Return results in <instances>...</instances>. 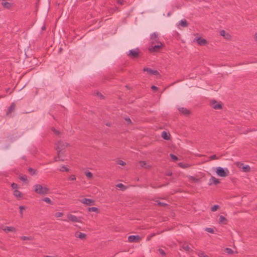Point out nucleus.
Returning a JSON list of instances; mask_svg holds the SVG:
<instances>
[{"label": "nucleus", "instance_id": "32", "mask_svg": "<svg viewBox=\"0 0 257 257\" xmlns=\"http://www.w3.org/2000/svg\"><path fill=\"white\" fill-rule=\"evenodd\" d=\"M28 171L32 175H33L36 174V170L32 168H29L28 169Z\"/></svg>", "mask_w": 257, "mask_h": 257}, {"label": "nucleus", "instance_id": "21", "mask_svg": "<svg viewBox=\"0 0 257 257\" xmlns=\"http://www.w3.org/2000/svg\"><path fill=\"white\" fill-rule=\"evenodd\" d=\"M218 222L219 223L226 224L227 222V219L223 216L220 215Z\"/></svg>", "mask_w": 257, "mask_h": 257}, {"label": "nucleus", "instance_id": "64", "mask_svg": "<svg viewBox=\"0 0 257 257\" xmlns=\"http://www.w3.org/2000/svg\"><path fill=\"white\" fill-rule=\"evenodd\" d=\"M170 13L168 14V16H170Z\"/></svg>", "mask_w": 257, "mask_h": 257}, {"label": "nucleus", "instance_id": "12", "mask_svg": "<svg viewBox=\"0 0 257 257\" xmlns=\"http://www.w3.org/2000/svg\"><path fill=\"white\" fill-rule=\"evenodd\" d=\"M81 202L82 203L88 205H93L94 203V200L88 198H84L81 201Z\"/></svg>", "mask_w": 257, "mask_h": 257}, {"label": "nucleus", "instance_id": "13", "mask_svg": "<svg viewBox=\"0 0 257 257\" xmlns=\"http://www.w3.org/2000/svg\"><path fill=\"white\" fill-rule=\"evenodd\" d=\"M178 110L180 112V113L185 115H188L190 114V111L184 107H179Z\"/></svg>", "mask_w": 257, "mask_h": 257}, {"label": "nucleus", "instance_id": "7", "mask_svg": "<svg viewBox=\"0 0 257 257\" xmlns=\"http://www.w3.org/2000/svg\"><path fill=\"white\" fill-rule=\"evenodd\" d=\"M68 220L65 219L63 220L65 221H68V220L71 221L73 222H81V217H77L75 215H73L71 214H68L67 215Z\"/></svg>", "mask_w": 257, "mask_h": 257}, {"label": "nucleus", "instance_id": "25", "mask_svg": "<svg viewBox=\"0 0 257 257\" xmlns=\"http://www.w3.org/2000/svg\"><path fill=\"white\" fill-rule=\"evenodd\" d=\"M155 202L156 204H157L158 205H159V206L165 207L167 205V204L164 203V202H161V201H160L158 200H155Z\"/></svg>", "mask_w": 257, "mask_h": 257}, {"label": "nucleus", "instance_id": "15", "mask_svg": "<svg viewBox=\"0 0 257 257\" xmlns=\"http://www.w3.org/2000/svg\"><path fill=\"white\" fill-rule=\"evenodd\" d=\"M15 109V103H12L10 107L8 109V111L7 112V115H9L12 112H14Z\"/></svg>", "mask_w": 257, "mask_h": 257}, {"label": "nucleus", "instance_id": "62", "mask_svg": "<svg viewBox=\"0 0 257 257\" xmlns=\"http://www.w3.org/2000/svg\"><path fill=\"white\" fill-rule=\"evenodd\" d=\"M192 178L193 180H195V178L192 177ZM196 180H197V179H196Z\"/></svg>", "mask_w": 257, "mask_h": 257}, {"label": "nucleus", "instance_id": "44", "mask_svg": "<svg viewBox=\"0 0 257 257\" xmlns=\"http://www.w3.org/2000/svg\"><path fill=\"white\" fill-rule=\"evenodd\" d=\"M209 159L210 160H215V159H218V158L217 157H216V156L215 155H211L209 157Z\"/></svg>", "mask_w": 257, "mask_h": 257}, {"label": "nucleus", "instance_id": "26", "mask_svg": "<svg viewBox=\"0 0 257 257\" xmlns=\"http://www.w3.org/2000/svg\"><path fill=\"white\" fill-rule=\"evenodd\" d=\"M20 238L23 240H32L34 238L32 236H22Z\"/></svg>", "mask_w": 257, "mask_h": 257}, {"label": "nucleus", "instance_id": "39", "mask_svg": "<svg viewBox=\"0 0 257 257\" xmlns=\"http://www.w3.org/2000/svg\"><path fill=\"white\" fill-rule=\"evenodd\" d=\"M158 251L163 256H165L166 255V253L165 252L164 250L162 248H159L158 249Z\"/></svg>", "mask_w": 257, "mask_h": 257}, {"label": "nucleus", "instance_id": "3", "mask_svg": "<svg viewBox=\"0 0 257 257\" xmlns=\"http://www.w3.org/2000/svg\"><path fill=\"white\" fill-rule=\"evenodd\" d=\"M164 46L163 43L149 45L148 49L150 52H159L160 49Z\"/></svg>", "mask_w": 257, "mask_h": 257}, {"label": "nucleus", "instance_id": "41", "mask_svg": "<svg viewBox=\"0 0 257 257\" xmlns=\"http://www.w3.org/2000/svg\"><path fill=\"white\" fill-rule=\"evenodd\" d=\"M63 215V213L62 212H56V213H55L54 216L56 217H60L62 216Z\"/></svg>", "mask_w": 257, "mask_h": 257}, {"label": "nucleus", "instance_id": "1", "mask_svg": "<svg viewBox=\"0 0 257 257\" xmlns=\"http://www.w3.org/2000/svg\"><path fill=\"white\" fill-rule=\"evenodd\" d=\"M34 191L39 194H47L49 189L46 186H43L40 184H36L33 186Z\"/></svg>", "mask_w": 257, "mask_h": 257}, {"label": "nucleus", "instance_id": "9", "mask_svg": "<svg viewBox=\"0 0 257 257\" xmlns=\"http://www.w3.org/2000/svg\"><path fill=\"white\" fill-rule=\"evenodd\" d=\"M141 239L139 235H130L128 237V240L130 242H139Z\"/></svg>", "mask_w": 257, "mask_h": 257}, {"label": "nucleus", "instance_id": "10", "mask_svg": "<svg viewBox=\"0 0 257 257\" xmlns=\"http://www.w3.org/2000/svg\"><path fill=\"white\" fill-rule=\"evenodd\" d=\"M143 71L145 72H147L149 74L151 75H154L156 76L159 75V72L157 70H152L150 68H144L143 69Z\"/></svg>", "mask_w": 257, "mask_h": 257}, {"label": "nucleus", "instance_id": "61", "mask_svg": "<svg viewBox=\"0 0 257 257\" xmlns=\"http://www.w3.org/2000/svg\"><path fill=\"white\" fill-rule=\"evenodd\" d=\"M168 183L167 184V185L168 184ZM166 185V184H164V185H161L159 186V187H162V186H165Z\"/></svg>", "mask_w": 257, "mask_h": 257}, {"label": "nucleus", "instance_id": "49", "mask_svg": "<svg viewBox=\"0 0 257 257\" xmlns=\"http://www.w3.org/2000/svg\"><path fill=\"white\" fill-rule=\"evenodd\" d=\"M19 209H20V212L22 215L23 214V210L24 209H25V207L23 206H20L19 207Z\"/></svg>", "mask_w": 257, "mask_h": 257}, {"label": "nucleus", "instance_id": "31", "mask_svg": "<svg viewBox=\"0 0 257 257\" xmlns=\"http://www.w3.org/2000/svg\"><path fill=\"white\" fill-rule=\"evenodd\" d=\"M42 200L43 201H45V202L48 203L52 204V202L51 199L48 197H44V198L42 199Z\"/></svg>", "mask_w": 257, "mask_h": 257}, {"label": "nucleus", "instance_id": "54", "mask_svg": "<svg viewBox=\"0 0 257 257\" xmlns=\"http://www.w3.org/2000/svg\"><path fill=\"white\" fill-rule=\"evenodd\" d=\"M125 119L128 122V123L132 122L130 118H125Z\"/></svg>", "mask_w": 257, "mask_h": 257}, {"label": "nucleus", "instance_id": "35", "mask_svg": "<svg viewBox=\"0 0 257 257\" xmlns=\"http://www.w3.org/2000/svg\"><path fill=\"white\" fill-rule=\"evenodd\" d=\"M170 156L171 158L174 161H177L178 160V157L173 154H171Z\"/></svg>", "mask_w": 257, "mask_h": 257}, {"label": "nucleus", "instance_id": "46", "mask_svg": "<svg viewBox=\"0 0 257 257\" xmlns=\"http://www.w3.org/2000/svg\"><path fill=\"white\" fill-rule=\"evenodd\" d=\"M205 230L209 233H213V232H214L213 229L211 228H206Z\"/></svg>", "mask_w": 257, "mask_h": 257}, {"label": "nucleus", "instance_id": "17", "mask_svg": "<svg viewBox=\"0 0 257 257\" xmlns=\"http://www.w3.org/2000/svg\"><path fill=\"white\" fill-rule=\"evenodd\" d=\"M75 236L77 238H79L80 239H84V238H85L86 235L84 233L77 231L75 234Z\"/></svg>", "mask_w": 257, "mask_h": 257}, {"label": "nucleus", "instance_id": "51", "mask_svg": "<svg viewBox=\"0 0 257 257\" xmlns=\"http://www.w3.org/2000/svg\"><path fill=\"white\" fill-rule=\"evenodd\" d=\"M151 89L153 90H158V87L156 86H154V85H153L152 87H151Z\"/></svg>", "mask_w": 257, "mask_h": 257}, {"label": "nucleus", "instance_id": "60", "mask_svg": "<svg viewBox=\"0 0 257 257\" xmlns=\"http://www.w3.org/2000/svg\"><path fill=\"white\" fill-rule=\"evenodd\" d=\"M45 257H55L54 256H51V255H46Z\"/></svg>", "mask_w": 257, "mask_h": 257}, {"label": "nucleus", "instance_id": "27", "mask_svg": "<svg viewBox=\"0 0 257 257\" xmlns=\"http://www.w3.org/2000/svg\"><path fill=\"white\" fill-rule=\"evenodd\" d=\"M162 137L166 140H169L170 139L167 133L164 131L162 133Z\"/></svg>", "mask_w": 257, "mask_h": 257}, {"label": "nucleus", "instance_id": "59", "mask_svg": "<svg viewBox=\"0 0 257 257\" xmlns=\"http://www.w3.org/2000/svg\"><path fill=\"white\" fill-rule=\"evenodd\" d=\"M106 125L109 126H110V123L109 122H107L106 123Z\"/></svg>", "mask_w": 257, "mask_h": 257}, {"label": "nucleus", "instance_id": "53", "mask_svg": "<svg viewBox=\"0 0 257 257\" xmlns=\"http://www.w3.org/2000/svg\"><path fill=\"white\" fill-rule=\"evenodd\" d=\"M118 10V8H116V7H114V8H112V9L111 10V11L112 13H113V12H115V11H116V10Z\"/></svg>", "mask_w": 257, "mask_h": 257}, {"label": "nucleus", "instance_id": "2", "mask_svg": "<svg viewBox=\"0 0 257 257\" xmlns=\"http://www.w3.org/2000/svg\"><path fill=\"white\" fill-rule=\"evenodd\" d=\"M216 174L221 177H225L228 176L229 171L227 168H223L221 167H217L216 169Z\"/></svg>", "mask_w": 257, "mask_h": 257}, {"label": "nucleus", "instance_id": "5", "mask_svg": "<svg viewBox=\"0 0 257 257\" xmlns=\"http://www.w3.org/2000/svg\"><path fill=\"white\" fill-rule=\"evenodd\" d=\"M127 55L131 58H137L139 56V49L138 48H136L135 49L130 50Z\"/></svg>", "mask_w": 257, "mask_h": 257}, {"label": "nucleus", "instance_id": "58", "mask_svg": "<svg viewBox=\"0 0 257 257\" xmlns=\"http://www.w3.org/2000/svg\"><path fill=\"white\" fill-rule=\"evenodd\" d=\"M151 186L152 188H157V187L156 186V185L153 186V185H151Z\"/></svg>", "mask_w": 257, "mask_h": 257}, {"label": "nucleus", "instance_id": "4", "mask_svg": "<svg viewBox=\"0 0 257 257\" xmlns=\"http://www.w3.org/2000/svg\"><path fill=\"white\" fill-rule=\"evenodd\" d=\"M159 43H162L160 42L158 34L157 32H154L150 35V45L158 44Z\"/></svg>", "mask_w": 257, "mask_h": 257}, {"label": "nucleus", "instance_id": "56", "mask_svg": "<svg viewBox=\"0 0 257 257\" xmlns=\"http://www.w3.org/2000/svg\"><path fill=\"white\" fill-rule=\"evenodd\" d=\"M97 95L98 96H99L100 97H102V94L101 93H99V92L97 93Z\"/></svg>", "mask_w": 257, "mask_h": 257}, {"label": "nucleus", "instance_id": "23", "mask_svg": "<svg viewBox=\"0 0 257 257\" xmlns=\"http://www.w3.org/2000/svg\"><path fill=\"white\" fill-rule=\"evenodd\" d=\"M5 231H9V232H14L16 231V229L14 227L12 226H6L4 229Z\"/></svg>", "mask_w": 257, "mask_h": 257}, {"label": "nucleus", "instance_id": "20", "mask_svg": "<svg viewBox=\"0 0 257 257\" xmlns=\"http://www.w3.org/2000/svg\"><path fill=\"white\" fill-rule=\"evenodd\" d=\"M13 194L16 197L18 198H20L22 197V193L17 189L14 190Z\"/></svg>", "mask_w": 257, "mask_h": 257}, {"label": "nucleus", "instance_id": "11", "mask_svg": "<svg viewBox=\"0 0 257 257\" xmlns=\"http://www.w3.org/2000/svg\"><path fill=\"white\" fill-rule=\"evenodd\" d=\"M219 183H220V181L213 176H211L208 182V185L209 186H211L213 184L216 185Z\"/></svg>", "mask_w": 257, "mask_h": 257}, {"label": "nucleus", "instance_id": "14", "mask_svg": "<svg viewBox=\"0 0 257 257\" xmlns=\"http://www.w3.org/2000/svg\"><path fill=\"white\" fill-rule=\"evenodd\" d=\"M216 103V101L214 100H212L211 101V105H212V107L214 108V109H220L222 108V106L219 103H218V104H215Z\"/></svg>", "mask_w": 257, "mask_h": 257}, {"label": "nucleus", "instance_id": "52", "mask_svg": "<svg viewBox=\"0 0 257 257\" xmlns=\"http://www.w3.org/2000/svg\"><path fill=\"white\" fill-rule=\"evenodd\" d=\"M172 175V173L171 171H169L166 173V175L168 176H171Z\"/></svg>", "mask_w": 257, "mask_h": 257}, {"label": "nucleus", "instance_id": "22", "mask_svg": "<svg viewBox=\"0 0 257 257\" xmlns=\"http://www.w3.org/2000/svg\"><path fill=\"white\" fill-rule=\"evenodd\" d=\"M2 5L4 7V8L6 9H9L12 6V4L7 2H2Z\"/></svg>", "mask_w": 257, "mask_h": 257}, {"label": "nucleus", "instance_id": "19", "mask_svg": "<svg viewBox=\"0 0 257 257\" xmlns=\"http://www.w3.org/2000/svg\"><path fill=\"white\" fill-rule=\"evenodd\" d=\"M182 248L184 249L185 251L188 252L192 251V249L189 246V245L186 243H184L182 245Z\"/></svg>", "mask_w": 257, "mask_h": 257}, {"label": "nucleus", "instance_id": "40", "mask_svg": "<svg viewBox=\"0 0 257 257\" xmlns=\"http://www.w3.org/2000/svg\"><path fill=\"white\" fill-rule=\"evenodd\" d=\"M146 163L145 161H140L139 162V165L142 167L146 168Z\"/></svg>", "mask_w": 257, "mask_h": 257}, {"label": "nucleus", "instance_id": "50", "mask_svg": "<svg viewBox=\"0 0 257 257\" xmlns=\"http://www.w3.org/2000/svg\"><path fill=\"white\" fill-rule=\"evenodd\" d=\"M54 161L57 162L60 160V155L58 156L57 154V156L54 157Z\"/></svg>", "mask_w": 257, "mask_h": 257}, {"label": "nucleus", "instance_id": "37", "mask_svg": "<svg viewBox=\"0 0 257 257\" xmlns=\"http://www.w3.org/2000/svg\"><path fill=\"white\" fill-rule=\"evenodd\" d=\"M85 175L88 178H91L92 177V174L89 171L85 172Z\"/></svg>", "mask_w": 257, "mask_h": 257}, {"label": "nucleus", "instance_id": "28", "mask_svg": "<svg viewBox=\"0 0 257 257\" xmlns=\"http://www.w3.org/2000/svg\"><path fill=\"white\" fill-rule=\"evenodd\" d=\"M199 257H208L204 252L200 251L197 253Z\"/></svg>", "mask_w": 257, "mask_h": 257}, {"label": "nucleus", "instance_id": "45", "mask_svg": "<svg viewBox=\"0 0 257 257\" xmlns=\"http://www.w3.org/2000/svg\"><path fill=\"white\" fill-rule=\"evenodd\" d=\"M179 166L183 168H187L188 167V165L187 164H183V163H180L179 164Z\"/></svg>", "mask_w": 257, "mask_h": 257}, {"label": "nucleus", "instance_id": "30", "mask_svg": "<svg viewBox=\"0 0 257 257\" xmlns=\"http://www.w3.org/2000/svg\"><path fill=\"white\" fill-rule=\"evenodd\" d=\"M59 170L61 172H68L69 169L67 168L65 166H62Z\"/></svg>", "mask_w": 257, "mask_h": 257}, {"label": "nucleus", "instance_id": "33", "mask_svg": "<svg viewBox=\"0 0 257 257\" xmlns=\"http://www.w3.org/2000/svg\"><path fill=\"white\" fill-rule=\"evenodd\" d=\"M225 251L226 253H227L229 254H231L233 253V250L230 248H226L225 249Z\"/></svg>", "mask_w": 257, "mask_h": 257}, {"label": "nucleus", "instance_id": "29", "mask_svg": "<svg viewBox=\"0 0 257 257\" xmlns=\"http://www.w3.org/2000/svg\"><path fill=\"white\" fill-rule=\"evenodd\" d=\"M20 179L23 182H25L27 180V177L25 175H22L20 176Z\"/></svg>", "mask_w": 257, "mask_h": 257}, {"label": "nucleus", "instance_id": "36", "mask_svg": "<svg viewBox=\"0 0 257 257\" xmlns=\"http://www.w3.org/2000/svg\"><path fill=\"white\" fill-rule=\"evenodd\" d=\"M219 208V206L218 205H213L211 208V210L212 211V212H214L215 211L217 210V209Z\"/></svg>", "mask_w": 257, "mask_h": 257}, {"label": "nucleus", "instance_id": "63", "mask_svg": "<svg viewBox=\"0 0 257 257\" xmlns=\"http://www.w3.org/2000/svg\"><path fill=\"white\" fill-rule=\"evenodd\" d=\"M44 29H45V27H43L42 28V29H43V30H44Z\"/></svg>", "mask_w": 257, "mask_h": 257}, {"label": "nucleus", "instance_id": "47", "mask_svg": "<svg viewBox=\"0 0 257 257\" xmlns=\"http://www.w3.org/2000/svg\"><path fill=\"white\" fill-rule=\"evenodd\" d=\"M76 179V178H75V175H71L69 178V180H71V181H74Z\"/></svg>", "mask_w": 257, "mask_h": 257}, {"label": "nucleus", "instance_id": "55", "mask_svg": "<svg viewBox=\"0 0 257 257\" xmlns=\"http://www.w3.org/2000/svg\"><path fill=\"white\" fill-rule=\"evenodd\" d=\"M117 3H118L119 4L122 5L123 4V2L121 1V0H118Z\"/></svg>", "mask_w": 257, "mask_h": 257}, {"label": "nucleus", "instance_id": "42", "mask_svg": "<svg viewBox=\"0 0 257 257\" xmlns=\"http://www.w3.org/2000/svg\"><path fill=\"white\" fill-rule=\"evenodd\" d=\"M117 164L121 165V166H124L125 164V162H124L123 161H122L121 160H118L117 161Z\"/></svg>", "mask_w": 257, "mask_h": 257}, {"label": "nucleus", "instance_id": "34", "mask_svg": "<svg viewBox=\"0 0 257 257\" xmlns=\"http://www.w3.org/2000/svg\"><path fill=\"white\" fill-rule=\"evenodd\" d=\"M116 186L117 187L120 188L122 190H124L125 189V187L121 183L117 184Z\"/></svg>", "mask_w": 257, "mask_h": 257}, {"label": "nucleus", "instance_id": "16", "mask_svg": "<svg viewBox=\"0 0 257 257\" xmlns=\"http://www.w3.org/2000/svg\"><path fill=\"white\" fill-rule=\"evenodd\" d=\"M196 41L198 45L200 46H203L207 44V41L204 39H202L201 37L196 39Z\"/></svg>", "mask_w": 257, "mask_h": 257}, {"label": "nucleus", "instance_id": "48", "mask_svg": "<svg viewBox=\"0 0 257 257\" xmlns=\"http://www.w3.org/2000/svg\"><path fill=\"white\" fill-rule=\"evenodd\" d=\"M52 131L53 132V133H54L55 134H56V135H59V133H60V132H59L58 131H57V130H56V129H55V128H54V127H53V128H52Z\"/></svg>", "mask_w": 257, "mask_h": 257}, {"label": "nucleus", "instance_id": "38", "mask_svg": "<svg viewBox=\"0 0 257 257\" xmlns=\"http://www.w3.org/2000/svg\"><path fill=\"white\" fill-rule=\"evenodd\" d=\"M97 210H98L97 208L95 207H89L88 208L89 211L96 212L97 211Z\"/></svg>", "mask_w": 257, "mask_h": 257}, {"label": "nucleus", "instance_id": "6", "mask_svg": "<svg viewBox=\"0 0 257 257\" xmlns=\"http://www.w3.org/2000/svg\"><path fill=\"white\" fill-rule=\"evenodd\" d=\"M67 146L68 144L67 143H64L61 141L58 142L56 149L57 150V154L58 156L60 155L61 151L64 149Z\"/></svg>", "mask_w": 257, "mask_h": 257}, {"label": "nucleus", "instance_id": "43", "mask_svg": "<svg viewBox=\"0 0 257 257\" xmlns=\"http://www.w3.org/2000/svg\"><path fill=\"white\" fill-rule=\"evenodd\" d=\"M11 187L13 189H17L18 188V184L15 183H13L11 184Z\"/></svg>", "mask_w": 257, "mask_h": 257}, {"label": "nucleus", "instance_id": "18", "mask_svg": "<svg viewBox=\"0 0 257 257\" xmlns=\"http://www.w3.org/2000/svg\"><path fill=\"white\" fill-rule=\"evenodd\" d=\"M220 35L226 39H229L230 38V35L228 33H226L224 30L220 31Z\"/></svg>", "mask_w": 257, "mask_h": 257}, {"label": "nucleus", "instance_id": "57", "mask_svg": "<svg viewBox=\"0 0 257 257\" xmlns=\"http://www.w3.org/2000/svg\"><path fill=\"white\" fill-rule=\"evenodd\" d=\"M151 186L152 188H157V187L156 186V185L153 186V185H151Z\"/></svg>", "mask_w": 257, "mask_h": 257}, {"label": "nucleus", "instance_id": "8", "mask_svg": "<svg viewBox=\"0 0 257 257\" xmlns=\"http://www.w3.org/2000/svg\"><path fill=\"white\" fill-rule=\"evenodd\" d=\"M237 166L238 168L242 169L244 172H249L250 171V167L248 165H244L243 163L238 162Z\"/></svg>", "mask_w": 257, "mask_h": 257}, {"label": "nucleus", "instance_id": "24", "mask_svg": "<svg viewBox=\"0 0 257 257\" xmlns=\"http://www.w3.org/2000/svg\"><path fill=\"white\" fill-rule=\"evenodd\" d=\"M179 25L183 27H187L188 26V23L185 19L182 20L180 21Z\"/></svg>", "mask_w": 257, "mask_h": 257}]
</instances>
